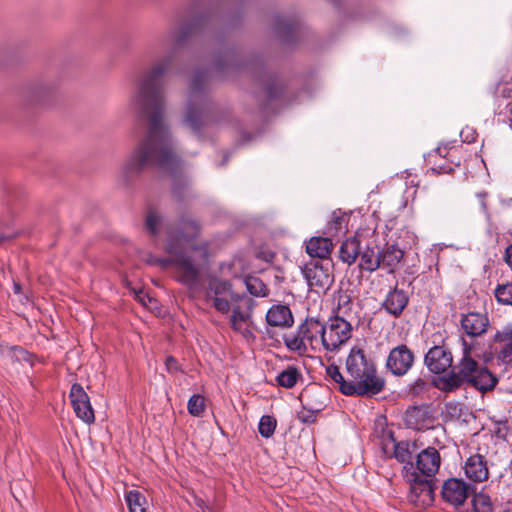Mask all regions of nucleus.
<instances>
[{"label":"nucleus","mask_w":512,"mask_h":512,"mask_svg":"<svg viewBox=\"0 0 512 512\" xmlns=\"http://www.w3.org/2000/svg\"><path fill=\"white\" fill-rule=\"evenodd\" d=\"M497 339L504 342L499 351V359L505 364L512 363V329L504 330L497 334Z\"/></svg>","instance_id":"27"},{"label":"nucleus","mask_w":512,"mask_h":512,"mask_svg":"<svg viewBox=\"0 0 512 512\" xmlns=\"http://www.w3.org/2000/svg\"><path fill=\"white\" fill-rule=\"evenodd\" d=\"M267 323L270 326L287 328L293 325L294 319L289 307L285 305H274L266 314Z\"/></svg>","instance_id":"19"},{"label":"nucleus","mask_w":512,"mask_h":512,"mask_svg":"<svg viewBox=\"0 0 512 512\" xmlns=\"http://www.w3.org/2000/svg\"><path fill=\"white\" fill-rule=\"evenodd\" d=\"M302 274L310 290L317 294L325 293L334 282L329 263L310 261L302 268Z\"/></svg>","instance_id":"7"},{"label":"nucleus","mask_w":512,"mask_h":512,"mask_svg":"<svg viewBox=\"0 0 512 512\" xmlns=\"http://www.w3.org/2000/svg\"><path fill=\"white\" fill-rule=\"evenodd\" d=\"M13 290L14 293L19 294L21 292V285L17 282H14Z\"/></svg>","instance_id":"50"},{"label":"nucleus","mask_w":512,"mask_h":512,"mask_svg":"<svg viewBox=\"0 0 512 512\" xmlns=\"http://www.w3.org/2000/svg\"><path fill=\"white\" fill-rule=\"evenodd\" d=\"M187 409L192 416H200L205 410L204 397L199 394L192 395L188 400Z\"/></svg>","instance_id":"35"},{"label":"nucleus","mask_w":512,"mask_h":512,"mask_svg":"<svg viewBox=\"0 0 512 512\" xmlns=\"http://www.w3.org/2000/svg\"><path fill=\"white\" fill-rule=\"evenodd\" d=\"M326 374L327 376L333 380L335 383L339 384V389L342 392V388L344 384H348L349 380L346 381L341 374L338 366L336 365H330L326 368Z\"/></svg>","instance_id":"41"},{"label":"nucleus","mask_w":512,"mask_h":512,"mask_svg":"<svg viewBox=\"0 0 512 512\" xmlns=\"http://www.w3.org/2000/svg\"><path fill=\"white\" fill-rule=\"evenodd\" d=\"M200 84H199V79L198 78H195L193 80V83H192V86H191V97L194 96V94H196L199 90H200Z\"/></svg>","instance_id":"46"},{"label":"nucleus","mask_w":512,"mask_h":512,"mask_svg":"<svg viewBox=\"0 0 512 512\" xmlns=\"http://www.w3.org/2000/svg\"><path fill=\"white\" fill-rule=\"evenodd\" d=\"M69 396L76 416L86 424L94 423V410L91 406L90 398L83 387L77 383L73 384Z\"/></svg>","instance_id":"11"},{"label":"nucleus","mask_w":512,"mask_h":512,"mask_svg":"<svg viewBox=\"0 0 512 512\" xmlns=\"http://www.w3.org/2000/svg\"><path fill=\"white\" fill-rule=\"evenodd\" d=\"M306 252L313 258L326 259L330 256L333 243L329 237H312L305 243Z\"/></svg>","instance_id":"21"},{"label":"nucleus","mask_w":512,"mask_h":512,"mask_svg":"<svg viewBox=\"0 0 512 512\" xmlns=\"http://www.w3.org/2000/svg\"><path fill=\"white\" fill-rule=\"evenodd\" d=\"M308 397H309V394L307 391L300 395V400L303 404V409H302V411H300L298 413V419L303 423L314 422L315 418H316V413L320 412L322 409V404H319L315 407L311 406V407L307 408V406L309 405V403L307 401Z\"/></svg>","instance_id":"29"},{"label":"nucleus","mask_w":512,"mask_h":512,"mask_svg":"<svg viewBox=\"0 0 512 512\" xmlns=\"http://www.w3.org/2000/svg\"><path fill=\"white\" fill-rule=\"evenodd\" d=\"M45 91V87H36L34 90H33V97L35 98H38L40 97V95Z\"/></svg>","instance_id":"47"},{"label":"nucleus","mask_w":512,"mask_h":512,"mask_svg":"<svg viewBox=\"0 0 512 512\" xmlns=\"http://www.w3.org/2000/svg\"><path fill=\"white\" fill-rule=\"evenodd\" d=\"M198 231V225L194 221H188L183 224L180 232L169 233L166 245L169 256L162 261L163 266H173L176 279L190 289L199 285L207 262V247L191 244Z\"/></svg>","instance_id":"2"},{"label":"nucleus","mask_w":512,"mask_h":512,"mask_svg":"<svg viewBox=\"0 0 512 512\" xmlns=\"http://www.w3.org/2000/svg\"><path fill=\"white\" fill-rule=\"evenodd\" d=\"M448 145L438 146L432 153H429V157L447 158L449 156Z\"/></svg>","instance_id":"43"},{"label":"nucleus","mask_w":512,"mask_h":512,"mask_svg":"<svg viewBox=\"0 0 512 512\" xmlns=\"http://www.w3.org/2000/svg\"><path fill=\"white\" fill-rule=\"evenodd\" d=\"M162 224L161 218L153 211L149 212L146 221L145 226L146 229L152 234L156 235L158 233V230Z\"/></svg>","instance_id":"40"},{"label":"nucleus","mask_w":512,"mask_h":512,"mask_svg":"<svg viewBox=\"0 0 512 512\" xmlns=\"http://www.w3.org/2000/svg\"><path fill=\"white\" fill-rule=\"evenodd\" d=\"M498 302L505 305H512V283L499 285L495 291Z\"/></svg>","instance_id":"37"},{"label":"nucleus","mask_w":512,"mask_h":512,"mask_svg":"<svg viewBox=\"0 0 512 512\" xmlns=\"http://www.w3.org/2000/svg\"><path fill=\"white\" fill-rule=\"evenodd\" d=\"M473 512H493L491 498L484 493H477L472 498Z\"/></svg>","instance_id":"33"},{"label":"nucleus","mask_w":512,"mask_h":512,"mask_svg":"<svg viewBox=\"0 0 512 512\" xmlns=\"http://www.w3.org/2000/svg\"><path fill=\"white\" fill-rule=\"evenodd\" d=\"M360 268L369 272H374L380 268V256L379 252H375L373 249L367 247L360 252Z\"/></svg>","instance_id":"26"},{"label":"nucleus","mask_w":512,"mask_h":512,"mask_svg":"<svg viewBox=\"0 0 512 512\" xmlns=\"http://www.w3.org/2000/svg\"><path fill=\"white\" fill-rule=\"evenodd\" d=\"M352 325L342 316H334L323 323L322 347L326 352H338L352 336Z\"/></svg>","instance_id":"6"},{"label":"nucleus","mask_w":512,"mask_h":512,"mask_svg":"<svg viewBox=\"0 0 512 512\" xmlns=\"http://www.w3.org/2000/svg\"><path fill=\"white\" fill-rule=\"evenodd\" d=\"M136 299L150 310H154L157 307V301L143 291L136 294Z\"/></svg>","instance_id":"42"},{"label":"nucleus","mask_w":512,"mask_h":512,"mask_svg":"<svg viewBox=\"0 0 512 512\" xmlns=\"http://www.w3.org/2000/svg\"><path fill=\"white\" fill-rule=\"evenodd\" d=\"M425 365L435 374H441L452 367V353L444 346H434L425 355Z\"/></svg>","instance_id":"13"},{"label":"nucleus","mask_w":512,"mask_h":512,"mask_svg":"<svg viewBox=\"0 0 512 512\" xmlns=\"http://www.w3.org/2000/svg\"><path fill=\"white\" fill-rule=\"evenodd\" d=\"M346 219L344 216L337 215L333 213L332 219L328 224L327 230L330 236H337L340 232L343 231L345 227Z\"/></svg>","instance_id":"38"},{"label":"nucleus","mask_w":512,"mask_h":512,"mask_svg":"<svg viewBox=\"0 0 512 512\" xmlns=\"http://www.w3.org/2000/svg\"><path fill=\"white\" fill-rule=\"evenodd\" d=\"M172 63L165 57L154 63L138 80L129 105L149 124L147 135L134 148L133 160H175L178 148L165 123L166 100L161 78Z\"/></svg>","instance_id":"1"},{"label":"nucleus","mask_w":512,"mask_h":512,"mask_svg":"<svg viewBox=\"0 0 512 512\" xmlns=\"http://www.w3.org/2000/svg\"><path fill=\"white\" fill-rule=\"evenodd\" d=\"M239 302L241 305H236L233 308V312L230 317V323L234 331L240 333L245 338H248L252 336L250 322L253 300L247 297H243Z\"/></svg>","instance_id":"10"},{"label":"nucleus","mask_w":512,"mask_h":512,"mask_svg":"<svg viewBox=\"0 0 512 512\" xmlns=\"http://www.w3.org/2000/svg\"><path fill=\"white\" fill-rule=\"evenodd\" d=\"M191 33L192 28L190 26L183 25L178 28H173L165 37V43L167 45H181Z\"/></svg>","instance_id":"30"},{"label":"nucleus","mask_w":512,"mask_h":512,"mask_svg":"<svg viewBox=\"0 0 512 512\" xmlns=\"http://www.w3.org/2000/svg\"><path fill=\"white\" fill-rule=\"evenodd\" d=\"M346 371L350 380L342 388L345 395H375L384 387L385 382L378 376L374 363L367 359L360 348L351 349L346 360Z\"/></svg>","instance_id":"4"},{"label":"nucleus","mask_w":512,"mask_h":512,"mask_svg":"<svg viewBox=\"0 0 512 512\" xmlns=\"http://www.w3.org/2000/svg\"><path fill=\"white\" fill-rule=\"evenodd\" d=\"M17 236L12 218L0 219V243Z\"/></svg>","instance_id":"36"},{"label":"nucleus","mask_w":512,"mask_h":512,"mask_svg":"<svg viewBox=\"0 0 512 512\" xmlns=\"http://www.w3.org/2000/svg\"><path fill=\"white\" fill-rule=\"evenodd\" d=\"M497 383L495 376L471 356V347L463 341V355L451 371L438 377L434 385L441 391L453 392L465 384L479 391H488Z\"/></svg>","instance_id":"3"},{"label":"nucleus","mask_w":512,"mask_h":512,"mask_svg":"<svg viewBox=\"0 0 512 512\" xmlns=\"http://www.w3.org/2000/svg\"><path fill=\"white\" fill-rule=\"evenodd\" d=\"M504 259L507 265L512 269V245L507 247Z\"/></svg>","instance_id":"45"},{"label":"nucleus","mask_w":512,"mask_h":512,"mask_svg":"<svg viewBox=\"0 0 512 512\" xmlns=\"http://www.w3.org/2000/svg\"><path fill=\"white\" fill-rule=\"evenodd\" d=\"M470 493V486L457 478L446 480L441 491L443 499L453 506L462 505Z\"/></svg>","instance_id":"14"},{"label":"nucleus","mask_w":512,"mask_h":512,"mask_svg":"<svg viewBox=\"0 0 512 512\" xmlns=\"http://www.w3.org/2000/svg\"><path fill=\"white\" fill-rule=\"evenodd\" d=\"M247 290L253 296H266L267 287L258 277L248 276L243 280Z\"/></svg>","instance_id":"32"},{"label":"nucleus","mask_w":512,"mask_h":512,"mask_svg":"<svg viewBox=\"0 0 512 512\" xmlns=\"http://www.w3.org/2000/svg\"><path fill=\"white\" fill-rule=\"evenodd\" d=\"M277 421L273 416L264 415L260 418L258 431L264 438L271 437L276 429Z\"/></svg>","instance_id":"34"},{"label":"nucleus","mask_w":512,"mask_h":512,"mask_svg":"<svg viewBox=\"0 0 512 512\" xmlns=\"http://www.w3.org/2000/svg\"><path fill=\"white\" fill-rule=\"evenodd\" d=\"M499 512H512V502H506Z\"/></svg>","instance_id":"48"},{"label":"nucleus","mask_w":512,"mask_h":512,"mask_svg":"<svg viewBox=\"0 0 512 512\" xmlns=\"http://www.w3.org/2000/svg\"><path fill=\"white\" fill-rule=\"evenodd\" d=\"M351 305L350 296L346 293H341L337 299L338 316H342L343 318L344 316H348L351 312Z\"/></svg>","instance_id":"39"},{"label":"nucleus","mask_w":512,"mask_h":512,"mask_svg":"<svg viewBox=\"0 0 512 512\" xmlns=\"http://www.w3.org/2000/svg\"><path fill=\"white\" fill-rule=\"evenodd\" d=\"M394 457L401 463H406L404 466V470L406 474H409V471H415L414 465L411 462V452L409 451V444L407 442H397L393 443Z\"/></svg>","instance_id":"28"},{"label":"nucleus","mask_w":512,"mask_h":512,"mask_svg":"<svg viewBox=\"0 0 512 512\" xmlns=\"http://www.w3.org/2000/svg\"><path fill=\"white\" fill-rule=\"evenodd\" d=\"M407 304L408 296L406 292L395 288L387 294L382 306L389 314L398 317L402 314Z\"/></svg>","instance_id":"20"},{"label":"nucleus","mask_w":512,"mask_h":512,"mask_svg":"<svg viewBox=\"0 0 512 512\" xmlns=\"http://www.w3.org/2000/svg\"><path fill=\"white\" fill-rule=\"evenodd\" d=\"M416 384H417V385H424L425 383H424L422 380H420V379H419V380L416 382Z\"/></svg>","instance_id":"51"},{"label":"nucleus","mask_w":512,"mask_h":512,"mask_svg":"<svg viewBox=\"0 0 512 512\" xmlns=\"http://www.w3.org/2000/svg\"><path fill=\"white\" fill-rule=\"evenodd\" d=\"M165 365L168 372L170 373H174L180 370V365L178 364L177 360L172 356L167 357Z\"/></svg>","instance_id":"44"},{"label":"nucleus","mask_w":512,"mask_h":512,"mask_svg":"<svg viewBox=\"0 0 512 512\" xmlns=\"http://www.w3.org/2000/svg\"><path fill=\"white\" fill-rule=\"evenodd\" d=\"M489 326V319L486 314L469 312L462 316L461 327L471 337H478L486 333Z\"/></svg>","instance_id":"16"},{"label":"nucleus","mask_w":512,"mask_h":512,"mask_svg":"<svg viewBox=\"0 0 512 512\" xmlns=\"http://www.w3.org/2000/svg\"><path fill=\"white\" fill-rule=\"evenodd\" d=\"M323 323L314 317L306 318L295 332L285 334V346L293 352L305 354L317 352L322 347Z\"/></svg>","instance_id":"5"},{"label":"nucleus","mask_w":512,"mask_h":512,"mask_svg":"<svg viewBox=\"0 0 512 512\" xmlns=\"http://www.w3.org/2000/svg\"><path fill=\"white\" fill-rule=\"evenodd\" d=\"M204 118V109L201 107H194L192 103H189L187 112L185 115V122L194 130L200 128L202 120Z\"/></svg>","instance_id":"31"},{"label":"nucleus","mask_w":512,"mask_h":512,"mask_svg":"<svg viewBox=\"0 0 512 512\" xmlns=\"http://www.w3.org/2000/svg\"><path fill=\"white\" fill-rule=\"evenodd\" d=\"M403 255V251L398 247L394 245L387 246L381 252H379L380 267L386 268L388 272L392 273L396 266L400 263Z\"/></svg>","instance_id":"22"},{"label":"nucleus","mask_w":512,"mask_h":512,"mask_svg":"<svg viewBox=\"0 0 512 512\" xmlns=\"http://www.w3.org/2000/svg\"><path fill=\"white\" fill-rule=\"evenodd\" d=\"M410 483L408 500L418 507H425L432 504L434 500L432 485L429 481L420 479L416 471L406 474Z\"/></svg>","instance_id":"9"},{"label":"nucleus","mask_w":512,"mask_h":512,"mask_svg":"<svg viewBox=\"0 0 512 512\" xmlns=\"http://www.w3.org/2000/svg\"><path fill=\"white\" fill-rule=\"evenodd\" d=\"M360 254V241L357 237L346 239L340 247L339 257L343 263L352 265Z\"/></svg>","instance_id":"23"},{"label":"nucleus","mask_w":512,"mask_h":512,"mask_svg":"<svg viewBox=\"0 0 512 512\" xmlns=\"http://www.w3.org/2000/svg\"><path fill=\"white\" fill-rule=\"evenodd\" d=\"M243 297L235 294L227 281L212 279L209 282L207 299L211 300L214 308L222 314H227L231 309V303H238Z\"/></svg>","instance_id":"8"},{"label":"nucleus","mask_w":512,"mask_h":512,"mask_svg":"<svg viewBox=\"0 0 512 512\" xmlns=\"http://www.w3.org/2000/svg\"><path fill=\"white\" fill-rule=\"evenodd\" d=\"M441 464V457L437 449L428 447L422 450L416 459V470L423 476H434Z\"/></svg>","instance_id":"15"},{"label":"nucleus","mask_w":512,"mask_h":512,"mask_svg":"<svg viewBox=\"0 0 512 512\" xmlns=\"http://www.w3.org/2000/svg\"><path fill=\"white\" fill-rule=\"evenodd\" d=\"M431 170L433 172H437V173H442V172L448 173V172H450L452 170V168H442L441 167L440 170H436V168L433 167V168H431Z\"/></svg>","instance_id":"49"},{"label":"nucleus","mask_w":512,"mask_h":512,"mask_svg":"<svg viewBox=\"0 0 512 512\" xmlns=\"http://www.w3.org/2000/svg\"><path fill=\"white\" fill-rule=\"evenodd\" d=\"M301 378L302 374L297 367L288 366L286 369H284L278 374L276 381L279 386L291 389L297 384V382Z\"/></svg>","instance_id":"25"},{"label":"nucleus","mask_w":512,"mask_h":512,"mask_svg":"<svg viewBox=\"0 0 512 512\" xmlns=\"http://www.w3.org/2000/svg\"><path fill=\"white\" fill-rule=\"evenodd\" d=\"M125 501L129 512H148L149 503L146 496L139 490L133 489L125 493Z\"/></svg>","instance_id":"24"},{"label":"nucleus","mask_w":512,"mask_h":512,"mask_svg":"<svg viewBox=\"0 0 512 512\" xmlns=\"http://www.w3.org/2000/svg\"><path fill=\"white\" fill-rule=\"evenodd\" d=\"M464 472L468 479L482 482L488 479L489 471L483 456L476 454L470 456L464 465Z\"/></svg>","instance_id":"17"},{"label":"nucleus","mask_w":512,"mask_h":512,"mask_svg":"<svg viewBox=\"0 0 512 512\" xmlns=\"http://www.w3.org/2000/svg\"><path fill=\"white\" fill-rule=\"evenodd\" d=\"M414 363L413 352L404 344L394 347L387 358L386 366L396 376L405 375Z\"/></svg>","instance_id":"12"},{"label":"nucleus","mask_w":512,"mask_h":512,"mask_svg":"<svg viewBox=\"0 0 512 512\" xmlns=\"http://www.w3.org/2000/svg\"><path fill=\"white\" fill-rule=\"evenodd\" d=\"M405 424L414 430H424L432 426V419L426 407H411L405 412Z\"/></svg>","instance_id":"18"}]
</instances>
